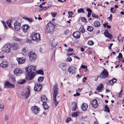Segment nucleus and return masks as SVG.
Returning a JSON list of instances; mask_svg holds the SVG:
<instances>
[{"mask_svg":"<svg viewBox=\"0 0 124 124\" xmlns=\"http://www.w3.org/2000/svg\"><path fill=\"white\" fill-rule=\"evenodd\" d=\"M66 64L64 63H61L60 65V67L63 71L65 70V66Z\"/></svg>","mask_w":124,"mask_h":124,"instance_id":"393cba45","label":"nucleus"},{"mask_svg":"<svg viewBox=\"0 0 124 124\" xmlns=\"http://www.w3.org/2000/svg\"><path fill=\"white\" fill-rule=\"evenodd\" d=\"M104 34L105 36L108 37L110 39H111L112 38V36L110 34L107 30H105L104 33Z\"/></svg>","mask_w":124,"mask_h":124,"instance_id":"6ab92c4d","label":"nucleus"},{"mask_svg":"<svg viewBox=\"0 0 124 124\" xmlns=\"http://www.w3.org/2000/svg\"><path fill=\"white\" fill-rule=\"evenodd\" d=\"M109 74L108 71L106 69H104L101 73L100 76L98 77L101 79H104L107 78Z\"/></svg>","mask_w":124,"mask_h":124,"instance_id":"20e7f679","label":"nucleus"},{"mask_svg":"<svg viewBox=\"0 0 124 124\" xmlns=\"http://www.w3.org/2000/svg\"><path fill=\"white\" fill-rule=\"evenodd\" d=\"M76 69V68L74 67H70L69 68L68 71L71 74H73L75 72Z\"/></svg>","mask_w":124,"mask_h":124,"instance_id":"ddd939ff","label":"nucleus"},{"mask_svg":"<svg viewBox=\"0 0 124 124\" xmlns=\"http://www.w3.org/2000/svg\"><path fill=\"white\" fill-rule=\"evenodd\" d=\"M14 28L15 30L16 31H18L20 30L21 27V23L18 22L16 21L14 23Z\"/></svg>","mask_w":124,"mask_h":124,"instance_id":"9b49d317","label":"nucleus"},{"mask_svg":"<svg viewBox=\"0 0 124 124\" xmlns=\"http://www.w3.org/2000/svg\"><path fill=\"white\" fill-rule=\"evenodd\" d=\"M4 104L3 103L1 104L0 105V108H4Z\"/></svg>","mask_w":124,"mask_h":124,"instance_id":"6e6d98bb","label":"nucleus"},{"mask_svg":"<svg viewBox=\"0 0 124 124\" xmlns=\"http://www.w3.org/2000/svg\"><path fill=\"white\" fill-rule=\"evenodd\" d=\"M33 113L36 114L39 113V109H31Z\"/></svg>","mask_w":124,"mask_h":124,"instance_id":"c85d7f7f","label":"nucleus"},{"mask_svg":"<svg viewBox=\"0 0 124 124\" xmlns=\"http://www.w3.org/2000/svg\"><path fill=\"white\" fill-rule=\"evenodd\" d=\"M81 68L85 69L86 70V71L87 70V67L86 65L85 66L84 65H82L81 66Z\"/></svg>","mask_w":124,"mask_h":124,"instance_id":"37998d69","label":"nucleus"},{"mask_svg":"<svg viewBox=\"0 0 124 124\" xmlns=\"http://www.w3.org/2000/svg\"><path fill=\"white\" fill-rule=\"evenodd\" d=\"M77 12L78 13H84V11L83 9L82 8H80V9H78Z\"/></svg>","mask_w":124,"mask_h":124,"instance_id":"e433bc0d","label":"nucleus"},{"mask_svg":"<svg viewBox=\"0 0 124 124\" xmlns=\"http://www.w3.org/2000/svg\"><path fill=\"white\" fill-rule=\"evenodd\" d=\"M93 27L91 26H88L87 30L90 32L92 31L93 30Z\"/></svg>","mask_w":124,"mask_h":124,"instance_id":"7c9ffc66","label":"nucleus"},{"mask_svg":"<svg viewBox=\"0 0 124 124\" xmlns=\"http://www.w3.org/2000/svg\"><path fill=\"white\" fill-rule=\"evenodd\" d=\"M107 83L108 84H111L113 83L112 79L110 80H109L107 82Z\"/></svg>","mask_w":124,"mask_h":124,"instance_id":"a18cd8bd","label":"nucleus"},{"mask_svg":"<svg viewBox=\"0 0 124 124\" xmlns=\"http://www.w3.org/2000/svg\"><path fill=\"white\" fill-rule=\"evenodd\" d=\"M9 116L8 115H6L5 118V121L6 122H8V120Z\"/></svg>","mask_w":124,"mask_h":124,"instance_id":"a19ab883","label":"nucleus"},{"mask_svg":"<svg viewBox=\"0 0 124 124\" xmlns=\"http://www.w3.org/2000/svg\"><path fill=\"white\" fill-rule=\"evenodd\" d=\"M46 26V31L49 33H52L54 29V26L53 24L49 22L47 24Z\"/></svg>","mask_w":124,"mask_h":124,"instance_id":"f03ea898","label":"nucleus"},{"mask_svg":"<svg viewBox=\"0 0 124 124\" xmlns=\"http://www.w3.org/2000/svg\"><path fill=\"white\" fill-rule=\"evenodd\" d=\"M58 84H56L54 86L53 89V98L54 102L53 105L55 106H57L59 101V100H58L57 99H56L57 95L58 94Z\"/></svg>","mask_w":124,"mask_h":124,"instance_id":"f257e3e1","label":"nucleus"},{"mask_svg":"<svg viewBox=\"0 0 124 124\" xmlns=\"http://www.w3.org/2000/svg\"><path fill=\"white\" fill-rule=\"evenodd\" d=\"M31 37L33 40L36 41H38L40 39V35L38 33H32L31 35Z\"/></svg>","mask_w":124,"mask_h":124,"instance_id":"7ed1b4c3","label":"nucleus"},{"mask_svg":"<svg viewBox=\"0 0 124 124\" xmlns=\"http://www.w3.org/2000/svg\"><path fill=\"white\" fill-rule=\"evenodd\" d=\"M14 73L15 75L18 76L23 73V71L20 68H17L14 70Z\"/></svg>","mask_w":124,"mask_h":124,"instance_id":"9d476101","label":"nucleus"},{"mask_svg":"<svg viewBox=\"0 0 124 124\" xmlns=\"http://www.w3.org/2000/svg\"><path fill=\"white\" fill-rule=\"evenodd\" d=\"M35 72H32V73L26 74L25 77L26 79L28 80H30L32 79L35 76Z\"/></svg>","mask_w":124,"mask_h":124,"instance_id":"423d86ee","label":"nucleus"},{"mask_svg":"<svg viewBox=\"0 0 124 124\" xmlns=\"http://www.w3.org/2000/svg\"><path fill=\"white\" fill-rule=\"evenodd\" d=\"M92 16L93 17H95V18H98V16L97 15H96L92 13Z\"/></svg>","mask_w":124,"mask_h":124,"instance_id":"09e8293b","label":"nucleus"},{"mask_svg":"<svg viewBox=\"0 0 124 124\" xmlns=\"http://www.w3.org/2000/svg\"><path fill=\"white\" fill-rule=\"evenodd\" d=\"M94 44V42L93 41L90 40L88 41V44L89 45H93Z\"/></svg>","mask_w":124,"mask_h":124,"instance_id":"ea45409f","label":"nucleus"},{"mask_svg":"<svg viewBox=\"0 0 124 124\" xmlns=\"http://www.w3.org/2000/svg\"><path fill=\"white\" fill-rule=\"evenodd\" d=\"M69 31L68 30L65 31H64V33L65 34H67L69 32Z\"/></svg>","mask_w":124,"mask_h":124,"instance_id":"774afa93","label":"nucleus"},{"mask_svg":"<svg viewBox=\"0 0 124 124\" xmlns=\"http://www.w3.org/2000/svg\"><path fill=\"white\" fill-rule=\"evenodd\" d=\"M29 55L30 60L32 62L34 61L37 58L36 55L35 53L30 51L29 53Z\"/></svg>","mask_w":124,"mask_h":124,"instance_id":"6e6552de","label":"nucleus"},{"mask_svg":"<svg viewBox=\"0 0 124 124\" xmlns=\"http://www.w3.org/2000/svg\"><path fill=\"white\" fill-rule=\"evenodd\" d=\"M16 59L19 64H23L24 63L25 61V59L23 57L17 58Z\"/></svg>","mask_w":124,"mask_h":124,"instance_id":"aec40b11","label":"nucleus"},{"mask_svg":"<svg viewBox=\"0 0 124 124\" xmlns=\"http://www.w3.org/2000/svg\"><path fill=\"white\" fill-rule=\"evenodd\" d=\"M11 46L13 49L14 50H16L18 47V44L15 43L12 44Z\"/></svg>","mask_w":124,"mask_h":124,"instance_id":"b1692460","label":"nucleus"},{"mask_svg":"<svg viewBox=\"0 0 124 124\" xmlns=\"http://www.w3.org/2000/svg\"><path fill=\"white\" fill-rule=\"evenodd\" d=\"M119 59H120V58H122V55L121 53H119V55L118 57Z\"/></svg>","mask_w":124,"mask_h":124,"instance_id":"de8ad7c7","label":"nucleus"},{"mask_svg":"<svg viewBox=\"0 0 124 124\" xmlns=\"http://www.w3.org/2000/svg\"><path fill=\"white\" fill-rule=\"evenodd\" d=\"M94 24L95 27H99L101 25L100 22L98 21H95L94 22Z\"/></svg>","mask_w":124,"mask_h":124,"instance_id":"4be33fe9","label":"nucleus"},{"mask_svg":"<svg viewBox=\"0 0 124 124\" xmlns=\"http://www.w3.org/2000/svg\"><path fill=\"white\" fill-rule=\"evenodd\" d=\"M31 108H38V107L36 106H34L32 107Z\"/></svg>","mask_w":124,"mask_h":124,"instance_id":"338daca9","label":"nucleus"},{"mask_svg":"<svg viewBox=\"0 0 124 124\" xmlns=\"http://www.w3.org/2000/svg\"><path fill=\"white\" fill-rule=\"evenodd\" d=\"M80 32L78 31H76L73 34V37L76 39L79 38L80 37Z\"/></svg>","mask_w":124,"mask_h":124,"instance_id":"f3484780","label":"nucleus"},{"mask_svg":"<svg viewBox=\"0 0 124 124\" xmlns=\"http://www.w3.org/2000/svg\"><path fill=\"white\" fill-rule=\"evenodd\" d=\"M30 86H27L26 87V89L27 90L25 92V93H22V95L23 96H24L25 99H28L29 96L30 95Z\"/></svg>","mask_w":124,"mask_h":124,"instance_id":"39448f33","label":"nucleus"},{"mask_svg":"<svg viewBox=\"0 0 124 124\" xmlns=\"http://www.w3.org/2000/svg\"><path fill=\"white\" fill-rule=\"evenodd\" d=\"M27 43H30L31 42V40L30 39H27L25 41Z\"/></svg>","mask_w":124,"mask_h":124,"instance_id":"3c124183","label":"nucleus"},{"mask_svg":"<svg viewBox=\"0 0 124 124\" xmlns=\"http://www.w3.org/2000/svg\"><path fill=\"white\" fill-rule=\"evenodd\" d=\"M8 63L5 61H3L0 64V66L4 68H6L8 67Z\"/></svg>","mask_w":124,"mask_h":124,"instance_id":"4468645a","label":"nucleus"},{"mask_svg":"<svg viewBox=\"0 0 124 124\" xmlns=\"http://www.w3.org/2000/svg\"><path fill=\"white\" fill-rule=\"evenodd\" d=\"M36 67L35 66H29L26 67L25 70L26 72L28 73H32V72H34L35 70Z\"/></svg>","mask_w":124,"mask_h":124,"instance_id":"1a4fd4ad","label":"nucleus"},{"mask_svg":"<svg viewBox=\"0 0 124 124\" xmlns=\"http://www.w3.org/2000/svg\"><path fill=\"white\" fill-rule=\"evenodd\" d=\"M108 18L109 19V20H112V15L111 14L110 15V17H109Z\"/></svg>","mask_w":124,"mask_h":124,"instance_id":"e2e57ef3","label":"nucleus"},{"mask_svg":"<svg viewBox=\"0 0 124 124\" xmlns=\"http://www.w3.org/2000/svg\"><path fill=\"white\" fill-rule=\"evenodd\" d=\"M41 101L43 102V103H45L46 102L47 100V99L46 96L44 95H43L41 97Z\"/></svg>","mask_w":124,"mask_h":124,"instance_id":"5701e85b","label":"nucleus"},{"mask_svg":"<svg viewBox=\"0 0 124 124\" xmlns=\"http://www.w3.org/2000/svg\"><path fill=\"white\" fill-rule=\"evenodd\" d=\"M29 26L27 24L23 25L22 27L23 31L25 32H27L28 30Z\"/></svg>","mask_w":124,"mask_h":124,"instance_id":"dca6fc26","label":"nucleus"},{"mask_svg":"<svg viewBox=\"0 0 124 124\" xmlns=\"http://www.w3.org/2000/svg\"><path fill=\"white\" fill-rule=\"evenodd\" d=\"M42 105L43 106L44 108H49L48 105L46 104V102L43 103Z\"/></svg>","mask_w":124,"mask_h":124,"instance_id":"2f4dec72","label":"nucleus"},{"mask_svg":"<svg viewBox=\"0 0 124 124\" xmlns=\"http://www.w3.org/2000/svg\"><path fill=\"white\" fill-rule=\"evenodd\" d=\"M6 22L8 26L10 27H11V22L10 20H8Z\"/></svg>","mask_w":124,"mask_h":124,"instance_id":"c9c22d12","label":"nucleus"},{"mask_svg":"<svg viewBox=\"0 0 124 124\" xmlns=\"http://www.w3.org/2000/svg\"><path fill=\"white\" fill-rule=\"evenodd\" d=\"M2 49V50L4 52L8 53L10 51L11 47L9 44H6L4 45Z\"/></svg>","mask_w":124,"mask_h":124,"instance_id":"0eeeda50","label":"nucleus"},{"mask_svg":"<svg viewBox=\"0 0 124 124\" xmlns=\"http://www.w3.org/2000/svg\"><path fill=\"white\" fill-rule=\"evenodd\" d=\"M68 13L69 15H70L72 16L74 15V13L72 11H70V12L68 11Z\"/></svg>","mask_w":124,"mask_h":124,"instance_id":"4d7b16f0","label":"nucleus"},{"mask_svg":"<svg viewBox=\"0 0 124 124\" xmlns=\"http://www.w3.org/2000/svg\"><path fill=\"white\" fill-rule=\"evenodd\" d=\"M88 106L87 104L85 103H83L81 106L82 107L81 108H87Z\"/></svg>","mask_w":124,"mask_h":124,"instance_id":"bb28decb","label":"nucleus"},{"mask_svg":"<svg viewBox=\"0 0 124 124\" xmlns=\"http://www.w3.org/2000/svg\"><path fill=\"white\" fill-rule=\"evenodd\" d=\"M91 104L93 108H96L97 107L98 104L97 101L96 100H93L91 102Z\"/></svg>","mask_w":124,"mask_h":124,"instance_id":"2eb2a0df","label":"nucleus"},{"mask_svg":"<svg viewBox=\"0 0 124 124\" xmlns=\"http://www.w3.org/2000/svg\"><path fill=\"white\" fill-rule=\"evenodd\" d=\"M13 39H14V40H15L19 41H21L22 40L21 39L16 38V37H13Z\"/></svg>","mask_w":124,"mask_h":124,"instance_id":"f704fd0d","label":"nucleus"},{"mask_svg":"<svg viewBox=\"0 0 124 124\" xmlns=\"http://www.w3.org/2000/svg\"><path fill=\"white\" fill-rule=\"evenodd\" d=\"M26 20L29 21L30 22H31L32 21V19L31 18H26Z\"/></svg>","mask_w":124,"mask_h":124,"instance_id":"49530a36","label":"nucleus"},{"mask_svg":"<svg viewBox=\"0 0 124 124\" xmlns=\"http://www.w3.org/2000/svg\"><path fill=\"white\" fill-rule=\"evenodd\" d=\"M112 79V80L113 82V83L116 82L117 80L115 78H113Z\"/></svg>","mask_w":124,"mask_h":124,"instance_id":"680f3d73","label":"nucleus"},{"mask_svg":"<svg viewBox=\"0 0 124 124\" xmlns=\"http://www.w3.org/2000/svg\"><path fill=\"white\" fill-rule=\"evenodd\" d=\"M103 87V85L102 84H100L97 86L96 88V90L99 92H101V90Z\"/></svg>","mask_w":124,"mask_h":124,"instance_id":"412c9836","label":"nucleus"},{"mask_svg":"<svg viewBox=\"0 0 124 124\" xmlns=\"http://www.w3.org/2000/svg\"><path fill=\"white\" fill-rule=\"evenodd\" d=\"M79 31L80 32L82 33H84L85 31V30H84V27L83 26H81L79 29Z\"/></svg>","mask_w":124,"mask_h":124,"instance_id":"473e14b6","label":"nucleus"},{"mask_svg":"<svg viewBox=\"0 0 124 124\" xmlns=\"http://www.w3.org/2000/svg\"><path fill=\"white\" fill-rule=\"evenodd\" d=\"M26 51V50L25 48H24L22 50V52L23 54H24Z\"/></svg>","mask_w":124,"mask_h":124,"instance_id":"8fccbe9b","label":"nucleus"},{"mask_svg":"<svg viewBox=\"0 0 124 124\" xmlns=\"http://www.w3.org/2000/svg\"><path fill=\"white\" fill-rule=\"evenodd\" d=\"M37 74H41L42 75L44 74V72L42 70H38L36 71Z\"/></svg>","mask_w":124,"mask_h":124,"instance_id":"c756f323","label":"nucleus"},{"mask_svg":"<svg viewBox=\"0 0 124 124\" xmlns=\"http://www.w3.org/2000/svg\"><path fill=\"white\" fill-rule=\"evenodd\" d=\"M72 120L71 118L67 117L66 118V123H68L69 122V121Z\"/></svg>","mask_w":124,"mask_h":124,"instance_id":"79ce46f5","label":"nucleus"},{"mask_svg":"<svg viewBox=\"0 0 124 124\" xmlns=\"http://www.w3.org/2000/svg\"><path fill=\"white\" fill-rule=\"evenodd\" d=\"M113 8H110V11H111V12H112V13H115V12H114V11H115V10H114V11H113Z\"/></svg>","mask_w":124,"mask_h":124,"instance_id":"0e129e2a","label":"nucleus"},{"mask_svg":"<svg viewBox=\"0 0 124 124\" xmlns=\"http://www.w3.org/2000/svg\"><path fill=\"white\" fill-rule=\"evenodd\" d=\"M78 112H76L72 113V116L76 117L77 116L78 114Z\"/></svg>","mask_w":124,"mask_h":124,"instance_id":"4c0bfd02","label":"nucleus"},{"mask_svg":"<svg viewBox=\"0 0 124 124\" xmlns=\"http://www.w3.org/2000/svg\"><path fill=\"white\" fill-rule=\"evenodd\" d=\"M81 20L82 21L84 22L85 23L87 22V21L86 18L84 17H82L81 18Z\"/></svg>","mask_w":124,"mask_h":124,"instance_id":"58836bf2","label":"nucleus"},{"mask_svg":"<svg viewBox=\"0 0 124 124\" xmlns=\"http://www.w3.org/2000/svg\"><path fill=\"white\" fill-rule=\"evenodd\" d=\"M50 7V6H48L47 7H43L42 8L43 10H45L47 9V8H49Z\"/></svg>","mask_w":124,"mask_h":124,"instance_id":"69168bd1","label":"nucleus"},{"mask_svg":"<svg viewBox=\"0 0 124 124\" xmlns=\"http://www.w3.org/2000/svg\"><path fill=\"white\" fill-rule=\"evenodd\" d=\"M42 87L41 85L38 83H36L35 85L34 90L37 92L40 90Z\"/></svg>","mask_w":124,"mask_h":124,"instance_id":"f8f14e48","label":"nucleus"},{"mask_svg":"<svg viewBox=\"0 0 124 124\" xmlns=\"http://www.w3.org/2000/svg\"><path fill=\"white\" fill-rule=\"evenodd\" d=\"M87 11L88 12V13H90L92 12V10L90 8H88L87 9Z\"/></svg>","mask_w":124,"mask_h":124,"instance_id":"864d4df0","label":"nucleus"},{"mask_svg":"<svg viewBox=\"0 0 124 124\" xmlns=\"http://www.w3.org/2000/svg\"><path fill=\"white\" fill-rule=\"evenodd\" d=\"M56 12H54V13L51 12V14L54 17H55V16H56Z\"/></svg>","mask_w":124,"mask_h":124,"instance_id":"603ef678","label":"nucleus"},{"mask_svg":"<svg viewBox=\"0 0 124 124\" xmlns=\"http://www.w3.org/2000/svg\"><path fill=\"white\" fill-rule=\"evenodd\" d=\"M74 106L73 108H77V103L75 102L74 105Z\"/></svg>","mask_w":124,"mask_h":124,"instance_id":"5fc2aeb1","label":"nucleus"},{"mask_svg":"<svg viewBox=\"0 0 124 124\" xmlns=\"http://www.w3.org/2000/svg\"><path fill=\"white\" fill-rule=\"evenodd\" d=\"M3 25L5 27L6 29L8 28V27L7 25L5 23H3Z\"/></svg>","mask_w":124,"mask_h":124,"instance_id":"13d9d810","label":"nucleus"},{"mask_svg":"<svg viewBox=\"0 0 124 124\" xmlns=\"http://www.w3.org/2000/svg\"><path fill=\"white\" fill-rule=\"evenodd\" d=\"M57 42H55L54 40H53L52 41L51 46L52 47H55L57 44Z\"/></svg>","mask_w":124,"mask_h":124,"instance_id":"a878e982","label":"nucleus"},{"mask_svg":"<svg viewBox=\"0 0 124 124\" xmlns=\"http://www.w3.org/2000/svg\"><path fill=\"white\" fill-rule=\"evenodd\" d=\"M80 95L79 93H77L76 94H74L73 95L74 96H79Z\"/></svg>","mask_w":124,"mask_h":124,"instance_id":"bf43d9fd","label":"nucleus"},{"mask_svg":"<svg viewBox=\"0 0 124 124\" xmlns=\"http://www.w3.org/2000/svg\"><path fill=\"white\" fill-rule=\"evenodd\" d=\"M26 82L25 79H21L18 80L17 81L18 83L20 84H23L24 83Z\"/></svg>","mask_w":124,"mask_h":124,"instance_id":"cd10ccee","label":"nucleus"},{"mask_svg":"<svg viewBox=\"0 0 124 124\" xmlns=\"http://www.w3.org/2000/svg\"><path fill=\"white\" fill-rule=\"evenodd\" d=\"M5 87L6 88L11 87L13 88L14 87V85H13L9 83L8 81H7L5 83Z\"/></svg>","mask_w":124,"mask_h":124,"instance_id":"a211bd4d","label":"nucleus"},{"mask_svg":"<svg viewBox=\"0 0 124 124\" xmlns=\"http://www.w3.org/2000/svg\"><path fill=\"white\" fill-rule=\"evenodd\" d=\"M67 62H70L72 61V59L70 57H68L66 60Z\"/></svg>","mask_w":124,"mask_h":124,"instance_id":"c03bdc74","label":"nucleus"},{"mask_svg":"<svg viewBox=\"0 0 124 124\" xmlns=\"http://www.w3.org/2000/svg\"><path fill=\"white\" fill-rule=\"evenodd\" d=\"M122 93V89H121V90L120 91V93H119V94L118 95V96L119 97H121V94Z\"/></svg>","mask_w":124,"mask_h":124,"instance_id":"052dcab7","label":"nucleus"},{"mask_svg":"<svg viewBox=\"0 0 124 124\" xmlns=\"http://www.w3.org/2000/svg\"><path fill=\"white\" fill-rule=\"evenodd\" d=\"M44 77H39L38 79V81L39 82H41L43 80Z\"/></svg>","mask_w":124,"mask_h":124,"instance_id":"72a5a7b5","label":"nucleus"}]
</instances>
